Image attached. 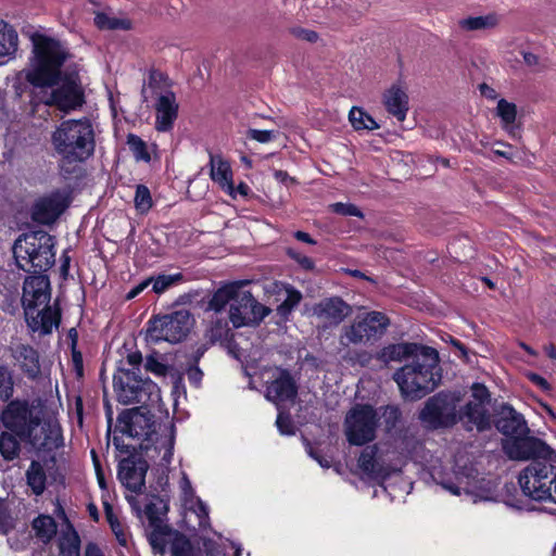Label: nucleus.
Segmentation results:
<instances>
[{
  "label": "nucleus",
  "mask_w": 556,
  "mask_h": 556,
  "mask_svg": "<svg viewBox=\"0 0 556 556\" xmlns=\"http://www.w3.org/2000/svg\"><path fill=\"white\" fill-rule=\"evenodd\" d=\"M117 430L129 438L140 440L146 456L161 467H167L174 455L175 429L173 425H157L143 407L122 412Z\"/></svg>",
  "instance_id": "f257e3e1"
},
{
  "label": "nucleus",
  "mask_w": 556,
  "mask_h": 556,
  "mask_svg": "<svg viewBox=\"0 0 556 556\" xmlns=\"http://www.w3.org/2000/svg\"><path fill=\"white\" fill-rule=\"evenodd\" d=\"M31 53L25 79L37 88H52L62 79V67L72 58L67 45L46 30L29 36Z\"/></svg>",
  "instance_id": "f03ea898"
},
{
  "label": "nucleus",
  "mask_w": 556,
  "mask_h": 556,
  "mask_svg": "<svg viewBox=\"0 0 556 556\" xmlns=\"http://www.w3.org/2000/svg\"><path fill=\"white\" fill-rule=\"evenodd\" d=\"M60 166L86 162L94 152V130L89 118L63 121L51 134Z\"/></svg>",
  "instance_id": "7ed1b4c3"
},
{
  "label": "nucleus",
  "mask_w": 556,
  "mask_h": 556,
  "mask_svg": "<svg viewBox=\"0 0 556 556\" xmlns=\"http://www.w3.org/2000/svg\"><path fill=\"white\" fill-rule=\"evenodd\" d=\"M438 364V352L432 348L422 346L420 353L409 364L393 374L402 396L415 401L432 392L441 379L437 371Z\"/></svg>",
  "instance_id": "20e7f679"
},
{
  "label": "nucleus",
  "mask_w": 556,
  "mask_h": 556,
  "mask_svg": "<svg viewBox=\"0 0 556 556\" xmlns=\"http://www.w3.org/2000/svg\"><path fill=\"white\" fill-rule=\"evenodd\" d=\"M55 240L46 231H31L21 235L13 244V255L18 268L40 274L55 263Z\"/></svg>",
  "instance_id": "39448f33"
},
{
  "label": "nucleus",
  "mask_w": 556,
  "mask_h": 556,
  "mask_svg": "<svg viewBox=\"0 0 556 556\" xmlns=\"http://www.w3.org/2000/svg\"><path fill=\"white\" fill-rule=\"evenodd\" d=\"M522 493L538 502L556 504V467L546 460H532L518 477Z\"/></svg>",
  "instance_id": "423d86ee"
},
{
  "label": "nucleus",
  "mask_w": 556,
  "mask_h": 556,
  "mask_svg": "<svg viewBox=\"0 0 556 556\" xmlns=\"http://www.w3.org/2000/svg\"><path fill=\"white\" fill-rule=\"evenodd\" d=\"M113 388L122 404L154 402L160 399V389L151 379H142L134 370L124 368V363L113 377Z\"/></svg>",
  "instance_id": "0eeeda50"
},
{
  "label": "nucleus",
  "mask_w": 556,
  "mask_h": 556,
  "mask_svg": "<svg viewBox=\"0 0 556 556\" xmlns=\"http://www.w3.org/2000/svg\"><path fill=\"white\" fill-rule=\"evenodd\" d=\"M148 87L155 99V129L166 132L173 129L178 117L179 104L176 94L172 91V84L167 76L160 72L151 73Z\"/></svg>",
  "instance_id": "6e6552de"
},
{
  "label": "nucleus",
  "mask_w": 556,
  "mask_h": 556,
  "mask_svg": "<svg viewBox=\"0 0 556 556\" xmlns=\"http://www.w3.org/2000/svg\"><path fill=\"white\" fill-rule=\"evenodd\" d=\"M192 321V316L187 309L155 317L148 323L146 341L152 344L162 341L178 343L187 337Z\"/></svg>",
  "instance_id": "1a4fd4ad"
},
{
  "label": "nucleus",
  "mask_w": 556,
  "mask_h": 556,
  "mask_svg": "<svg viewBox=\"0 0 556 556\" xmlns=\"http://www.w3.org/2000/svg\"><path fill=\"white\" fill-rule=\"evenodd\" d=\"M460 400L459 393L440 392L426 402L419 418L424 424L433 429L451 427L458 422L457 407Z\"/></svg>",
  "instance_id": "9d476101"
},
{
  "label": "nucleus",
  "mask_w": 556,
  "mask_h": 556,
  "mask_svg": "<svg viewBox=\"0 0 556 556\" xmlns=\"http://www.w3.org/2000/svg\"><path fill=\"white\" fill-rule=\"evenodd\" d=\"M377 427V412L370 405H355L344 419V434L351 445L361 446L374 441Z\"/></svg>",
  "instance_id": "9b49d317"
},
{
  "label": "nucleus",
  "mask_w": 556,
  "mask_h": 556,
  "mask_svg": "<svg viewBox=\"0 0 556 556\" xmlns=\"http://www.w3.org/2000/svg\"><path fill=\"white\" fill-rule=\"evenodd\" d=\"M388 326L389 318L383 313H367L363 318L355 319L342 329L340 343L345 346L364 344L377 334L383 333Z\"/></svg>",
  "instance_id": "f8f14e48"
},
{
  "label": "nucleus",
  "mask_w": 556,
  "mask_h": 556,
  "mask_svg": "<svg viewBox=\"0 0 556 556\" xmlns=\"http://www.w3.org/2000/svg\"><path fill=\"white\" fill-rule=\"evenodd\" d=\"M271 309L257 302L250 291H241L230 304L229 321L235 328L258 325L270 314Z\"/></svg>",
  "instance_id": "ddd939ff"
},
{
  "label": "nucleus",
  "mask_w": 556,
  "mask_h": 556,
  "mask_svg": "<svg viewBox=\"0 0 556 556\" xmlns=\"http://www.w3.org/2000/svg\"><path fill=\"white\" fill-rule=\"evenodd\" d=\"M20 439L29 443L38 452H52L63 445L60 425L52 420L41 421L38 416Z\"/></svg>",
  "instance_id": "4468645a"
},
{
  "label": "nucleus",
  "mask_w": 556,
  "mask_h": 556,
  "mask_svg": "<svg viewBox=\"0 0 556 556\" xmlns=\"http://www.w3.org/2000/svg\"><path fill=\"white\" fill-rule=\"evenodd\" d=\"M504 451L510 459L552 460L553 450L542 440L535 438H515L506 440Z\"/></svg>",
  "instance_id": "2eb2a0df"
},
{
  "label": "nucleus",
  "mask_w": 556,
  "mask_h": 556,
  "mask_svg": "<svg viewBox=\"0 0 556 556\" xmlns=\"http://www.w3.org/2000/svg\"><path fill=\"white\" fill-rule=\"evenodd\" d=\"M68 202L61 191H53L39 198L31 206L30 216L35 223L49 225L65 211Z\"/></svg>",
  "instance_id": "dca6fc26"
},
{
  "label": "nucleus",
  "mask_w": 556,
  "mask_h": 556,
  "mask_svg": "<svg viewBox=\"0 0 556 556\" xmlns=\"http://www.w3.org/2000/svg\"><path fill=\"white\" fill-rule=\"evenodd\" d=\"M37 415L29 407L26 401H11L1 414L3 426L14 432L18 438L25 433Z\"/></svg>",
  "instance_id": "f3484780"
},
{
  "label": "nucleus",
  "mask_w": 556,
  "mask_h": 556,
  "mask_svg": "<svg viewBox=\"0 0 556 556\" xmlns=\"http://www.w3.org/2000/svg\"><path fill=\"white\" fill-rule=\"evenodd\" d=\"M45 103L63 112L74 111L84 103L81 86L75 79H67L50 93Z\"/></svg>",
  "instance_id": "a211bd4d"
},
{
  "label": "nucleus",
  "mask_w": 556,
  "mask_h": 556,
  "mask_svg": "<svg viewBox=\"0 0 556 556\" xmlns=\"http://www.w3.org/2000/svg\"><path fill=\"white\" fill-rule=\"evenodd\" d=\"M148 464L140 457H126L118 464L117 477L121 483L134 493H140L144 488Z\"/></svg>",
  "instance_id": "6ab92c4d"
},
{
  "label": "nucleus",
  "mask_w": 556,
  "mask_h": 556,
  "mask_svg": "<svg viewBox=\"0 0 556 556\" xmlns=\"http://www.w3.org/2000/svg\"><path fill=\"white\" fill-rule=\"evenodd\" d=\"M298 394V387L290 372L277 368L274 379L267 383L265 396L273 402L277 408L285 402H293Z\"/></svg>",
  "instance_id": "aec40b11"
},
{
  "label": "nucleus",
  "mask_w": 556,
  "mask_h": 556,
  "mask_svg": "<svg viewBox=\"0 0 556 556\" xmlns=\"http://www.w3.org/2000/svg\"><path fill=\"white\" fill-rule=\"evenodd\" d=\"M352 313V307L338 296L327 298L315 304L313 315L325 327L338 326Z\"/></svg>",
  "instance_id": "412c9836"
},
{
  "label": "nucleus",
  "mask_w": 556,
  "mask_h": 556,
  "mask_svg": "<svg viewBox=\"0 0 556 556\" xmlns=\"http://www.w3.org/2000/svg\"><path fill=\"white\" fill-rule=\"evenodd\" d=\"M23 305L25 308H37L50 301V282L45 275L29 276L23 286Z\"/></svg>",
  "instance_id": "4be33fe9"
},
{
  "label": "nucleus",
  "mask_w": 556,
  "mask_h": 556,
  "mask_svg": "<svg viewBox=\"0 0 556 556\" xmlns=\"http://www.w3.org/2000/svg\"><path fill=\"white\" fill-rule=\"evenodd\" d=\"M25 317L29 329L40 334H49L61 321V311L56 305L45 306L42 309L25 308Z\"/></svg>",
  "instance_id": "5701e85b"
},
{
  "label": "nucleus",
  "mask_w": 556,
  "mask_h": 556,
  "mask_svg": "<svg viewBox=\"0 0 556 556\" xmlns=\"http://www.w3.org/2000/svg\"><path fill=\"white\" fill-rule=\"evenodd\" d=\"M382 103L387 112L399 122H404L409 110V97L401 84H393L382 93Z\"/></svg>",
  "instance_id": "b1692460"
},
{
  "label": "nucleus",
  "mask_w": 556,
  "mask_h": 556,
  "mask_svg": "<svg viewBox=\"0 0 556 556\" xmlns=\"http://www.w3.org/2000/svg\"><path fill=\"white\" fill-rule=\"evenodd\" d=\"M12 357L18 369L29 379H36L41 372L38 351L29 344H17L12 348Z\"/></svg>",
  "instance_id": "393cba45"
},
{
  "label": "nucleus",
  "mask_w": 556,
  "mask_h": 556,
  "mask_svg": "<svg viewBox=\"0 0 556 556\" xmlns=\"http://www.w3.org/2000/svg\"><path fill=\"white\" fill-rule=\"evenodd\" d=\"M269 292L277 295V301H281L276 311L277 314L285 319L290 316L292 311L300 304L303 298L302 293L298 289L289 283L281 281L273 282Z\"/></svg>",
  "instance_id": "a878e982"
},
{
  "label": "nucleus",
  "mask_w": 556,
  "mask_h": 556,
  "mask_svg": "<svg viewBox=\"0 0 556 556\" xmlns=\"http://www.w3.org/2000/svg\"><path fill=\"white\" fill-rule=\"evenodd\" d=\"M377 445L365 447L358 457L357 466L368 478L383 481L391 476L393 469L381 465L377 460Z\"/></svg>",
  "instance_id": "bb28decb"
},
{
  "label": "nucleus",
  "mask_w": 556,
  "mask_h": 556,
  "mask_svg": "<svg viewBox=\"0 0 556 556\" xmlns=\"http://www.w3.org/2000/svg\"><path fill=\"white\" fill-rule=\"evenodd\" d=\"M458 421L463 422L467 430L483 431L490 427V417L482 403L468 402L458 412Z\"/></svg>",
  "instance_id": "cd10ccee"
},
{
  "label": "nucleus",
  "mask_w": 556,
  "mask_h": 556,
  "mask_svg": "<svg viewBox=\"0 0 556 556\" xmlns=\"http://www.w3.org/2000/svg\"><path fill=\"white\" fill-rule=\"evenodd\" d=\"M210 177L225 192L235 197V186L230 164L220 155L210 154Z\"/></svg>",
  "instance_id": "c85d7f7f"
},
{
  "label": "nucleus",
  "mask_w": 556,
  "mask_h": 556,
  "mask_svg": "<svg viewBox=\"0 0 556 556\" xmlns=\"http://www.w3.org/2000/svg\"><path fill=\"white\" fill-rule=\"evenodd\" d=\"M247 283L248 281L245 280H238L228 282L218 288L213 293L208 302V309L213 311L214 313L220 314L228 304L230 305L232 302L236 301V299L241 293V288Z\"/></svg>",
  "instance_id": "c756f323"
},
{
  "label": "nucleus",
  "mask_w": 556,
  "mask_h": 556,
  "mask_svg": "<svg viewBox=\"0 0 556 556\" xmlns=\"http://www.w3.org/2000/svg\"><path fill=\"white\" fill-rule=\"evenodd\" d=\"M422 346L416 343H395L384 346L378 354V358L388 364L391 362H403L409 357L415 358Z\"/></svg>",
  "instance_id": "7c9ffc66"
},
{
  "label": "nucleus",
  "mask_w": 556,
  "mask_h": 556,
  "mask_svg": "<svg viewBox=\"0 0 556 556\" xmlns=\"http://www.w3.org/2000/svg\"><path fill=\"white\" fill-rule=\"evenodd\" d=\"M497 429L505 435L514 437L521 434L527 429L526 421L521 414L509 407L507 414L496 422Z\"/></svg>",
  "instance_id": "2f4dec72"
},
{
  "label": "nucleus",
  "mask_w": 556,
  "mask_h": 556,
  "mask_svg": "<svg viewBox=\"0 0 556 556\" xmlns=\"http://www.w3.org/2000/svg\"><path fill=\"white\" fill-rule=\"evenodd\" d=\"M18 48V35L14 27L0 18V58L13 56Z\"/></svg>",
  "instance_id": "473e14b6"
},
{
  "label": "nucleus",
  "mask_w": 556,
  "mask_h": 556,
  "mask_svg": "<svg viewBox=\"0 0 556 556\" xmlns=\"http://www.w3.org/2000/svg\"><path fill=\"white\" fill-rule=\"evenodd\" d=\"M458 24L462 29L468 31L490 29L498 24V17L494 13L481 16H469L460 20Z\"/></svg>",
  "instance_id": "72a5a7b5"
},
{
  "label": "nucleus",
  "mask_w": 556,
  "mask_h": 556,
  "mask_svg": "<svg viewBox=\"0 0 556 556\" xmlns=\"http://www.w3.org/2000/svg\"><path fill=\"white\" fill-rule=\"evenodd\" d=\"M229 332L228 320L220 316L218 313H214L211 316L210 325L205 331V338L211 342L215 343L227 338Z\"/></svg>",
  "instance_id": "f704fd0d"
},
{
  "label": "nucleus",
  "mask_w": 556,
  "mask_h": 556,
  "mask_svg": "<svg viewBox=\"0 0 556 556\" xmlns=\"http://www.w3.org/2000/svg\"><path fill=\"white\" fill-rule=\"evenodd\" d=\"M104 508L105 516L112 532L114 533L119 545L126 547L130 539L128 528L118 519L111 505L105 504Z\"/></svg>",
  "instance_id": "c9c22d12"
},
{
  "label": "nucleus",
  "mask_w": 556,
  "mask_h": 556,
  "mask_svg": "<svg viewBox=\"0 0 556 556\" xmlns=\"http://www.w3.org/2000/svg\"><path fill=\"white\" fill-rule=\"evenodd\" d=\"M27 484L36 495H40L46 490V472L42 465L38 462H31L26 471Z\"/></svg>",
  "instance_id": "e433bc0d"
},
{
  "label": "nucleus",
  "mask_w": 556,
  "mask_h": 556,
  "mask_svg": "<svg viewBox=\"0 0 556 556\" xmlns=\"http://www.w3.org/2000/svg\"><path fill=\"white\" fill-rule=\"evenodd\" d=\"M496 115L501 118L502 127L511 134L513 125L517 117V106L516 104L508 102L505 99H501L497 102L496 106Z\"/></svg>",
  "instance_id": "4c0bfd02"
},
{
  "label": "nucleus",
  "mask_w": 556,
  "mask_h": 556,
  "mask_svg": "<svg viewBox=\"0 0 556 556\" xmlns=\"http://www.w3.org/2000/svg\"><path fill=\"white\" fill-rule=\"evenodd\" d=\"M94 25L99 29L128 30L132 27L130 20L111 16V15H108L106 13H97L94 16Z\"/></svg>",
  "instance_id": "58836bf2"
},
{
  "label": "nucleus",
  "mask_w": 556,
  "mask_h": 556,
  "mask_svg": "<svg viewBox=\"0 0 556 556\" xmlns=\"http://www.w3.org/2000/svg\"><path fill=\"white\" fill-rule=\"evenodd\" d=\"M350 122L356 130H375L379 128L377 122L364 110L353 108L349 114Z\"/></svg>",
  "instance_id": "ea45409f"
},
{
  "label": "nucleus",
  "mask_w": 556,
  "mask_h": 556,
  "mask_svg": "<svg viewBox=\"0 0 556 556\" xmlns=\"http://www.w3.org/2000/svg\"><path fill=\"white\" fill-rule=\"evenodd\" d=\"M36 534L43 541H49L56 532V525L50 516H39L33 522Z\"/></svg>",
  "instance_id": "a19ab883"
},
{
  "label": "nucleus",
  "mask_w": 556,
  "mask_h": 556,
  "mask_svg": "<svg viewBox=\"0 0 556 556\" xmlns=\"http://www.w3.org/2000/svg\"><path fill=\"white\" fill-rule=\"evenodd\" d=\"M0 453L7 460L16 458L20 454V442L10 433L2 432L0 434Z\"/></svg>",
  "instance_id": "79ce46f5"
},
{
  "label": "nucleus",
  "mask_w": 556,
  "mask_h": 556,
  "mask_svg": "<svg viewBox=\"0 0 556 556\" xmlns=\"http://www.w3.org/2000/svg\"><path fill=\"white\" fill-rule=\"evenodd\" d=\"M170 556H195L191 542L180 533H174L169 543Z\"/></svg>",
  "instance_id": "37998d69"
},
{
  "label": "nucleus",
  "mask_w": 556,
  "mask_h": 556,
  "mask_svg": "<svg viewBox=\"0 0 556 556\" xmlns=\"http://www.w3.org/2000/svg\"><path fill=\"white\" fill-rule=\"evenodd\" d=\"M152 278V289L155 293L161 294L173 286L179 285L184 281V275L181 273H175L170 275H159Z\"/></svg>",
  "instance_id": "c03bdc74"
},
{
  "label": "nucleus",
  "mask_w": 556,
  "mask_h": 556,
  "mask_svg": "<svg viewBox=\"0 0 556 556\" xmlns=\"http://www.w3.org/2000/svg\"><path fill=\"white\" fill-rule=\"evenodd\" d=\"M134 203L136 210L140 214H147L152 207L153 201L150 193V190L144 185H138L136 188V193L134 198Z\"/></svg>",
  "instance_id": "a18cd8bd"
},
{
  "label": "nucleus",
  "mask_w": 556,
  "mask_h": 556,
  "mask_svg": "<svg viewBox=\"0 0 556 556\" xmlns=\"http://www.w3.org/2000/svg\"><path fill=\"white\" fill-rule=\"evenodd\" d=\"M127 144L129 149L132 151L134 156L137 161L150 162L151 156L148 152V148L146 142L137 135L129 134L127 136Z\"/></svg>",
  "instance_id": "49530a36"
},
{
  "label": "nucleus",
  "mask_w": 556,
  "mask_h": 556,
  "mask_svg": "<svg viewBox=\"0 0 556 556\" xmlns=\"http://www.w3.org/2000/svg\"><path fill=\"white\" fill-rule=\"evenodd\" d=\"M13 394V379L5 366H0V400L7 401Z\"/></svg>",
  "instance_id": "de8ad7c7"
},
{
  "label": "nucleus",
  "mask_w": 556,
  "mask_h": 556,
  "mask_svg": "<svg viewBox=\"0 0 556 556\" xmlns=\"http://www.w3.org/2000/svg\"><path fill=\"white\" fill-rule=\"evenodd\" d=\"M122 362L124 363V368L134 370L138 374L142 363V355L138 350L127 351L125 357L119 361L118 367L122 366Z\"/></svg>",
  "instance_id": "09e8293b"
},
{
  "label": "nucleus",
  "mask_w": 556,
  "mask_h": 556,
  "mask_svg": "<svg viewBox=\"0 0 556 556\" xmlns=\"http://www.w3.org/2000/svg\"><path fill=\"white\" fill-rule=\"evenodd\" d=\"M193 513L199 519V528L205 530L210 527L208 507L200 498H197L194 506L192 507Z\"/></svg>",
  "instance_id": "8fccbe9b"
},
{
  "label": "nucleus",
  "mask_w": 556,
  "mask_h": 556,
  "mask_svg": "<svg viewBox=\"0 0 556 556\" xmlns=\"http://www.w3.org/2000/svg\"><path fill=\"white\" fill-rule=\"evenodd\" d=\"M13 527V518L9 513L7 503L0 498V534H7Z\"/></svg>",
  "instance_id": "3c124183"
},
{
  "label": "nucleus",
  "mask_w": 556,
  "mask_h": 556,
  "mask_svg": "<svg viewBox=\"0 0 556 556\" xmlns=\"http://www.w3.org/2000/svg\"><path fill=\"white\" fill-rule=\"evenodd\" d=\"M278 416L276 419V426L281 434H293L294 433V425L291 420L290 416L288 414H285L283 412L278 409Z\"/></svg>",
  "instance_id": "603ef678"
},
{
  "label": "nucleus",
  "mask_w": 556,
  "mask_h": 556,
  "mask_svg": "<svg viewBox=\"0 0 556 556\" xmlns=\"http://www.w3.org/2000/svg\"><path fill=\"white\" fill-rule=\"evenodd\" d=\"M247 137L261 143H267L275 139L276 135L273 130L249 129Z\"/></svg>",
  "instance_id": "864d4df0"
},
{
  "label": "nucleus",
  "mask_w": 556,
  "mask_h": 556,
  "mask_svg": "<svg viewBox=\"0 0 556 556\" xmlns=\"http://www.w3.org/2000/svg\"><path fill=\"white\" fill-rule=\"evenodd\" d=\"M383 418L389 429L395 427L401 418V410L396 406H387L383 410Z\"/></svg>",
  "instance_id": "5fc2aeb1"
},
{
  "label": "nucleus",
  "mask_w": 556,
  "mask_h": 556,
  "mask_svg": "<svg viewBox=\"0 0 556 556\" xmlns=\"http://www.w3.org/2000/svg\"><path fill=\"white\" fill-rule=\"evenodd\" d=\"M332 211L337 214H341L344 216H362L361 211L357 206L353 204H344L341 202L334 203L331 205Z\"/></svg>",
  "instance_id": "6e6d98bb"
},
{
  "label": "nucleus",
  "mask_w": 556,
  "mask_h": 556,
  "mask_svg": "<svg viewBox=\"0 0 556 556\" xmlns=\"http://www.w3.org/2000/svg\"><path fill=\"white\" fill-rule=\"evenodd\" d=\"M471 391L475 403H482V405H484L486 402H489L490 393L485 386L481 383H473Z\"/></svg>",
  "instance_id": "4d7b16f0"
},
{
  "label": "nucleus",
  "mask_w": 556,
  "mask_h": 556,
  "mask_svg": "<svg viewBox=\"0 0 556 556\" xmlns=\"http://www.w3.org/2000/svg\"><path fill=\"white\" fill-rule=\"evenodd\" d=\"M287 253L292 260H294L304 269H313L314 268V262L308 256H306L300 252H296L293 249H288Z\"/></svg>",
  "instance_id": "13d9d810"
},
{
  "label": "nucleus",
  "mask_w": 556,
  "mask_h": 556,
  "mask_svg": "<svg viewBox=\"0 0 556 556\" xmlns=\"http://www.w3.org/2000/svg\"><path fill=\"white\" fill-rule=\"evenodd\" d=\"M146 368L147 370L157 375V376H165L167 372V367L160 361H157L153 356H149L146 362Z\"/></svg>",
  "instance_id": "bf43d9fd"
},
{
  "label": "nucleus",
  "mask_w": 556,
  "mask_h": 556,
  "mask_svg": "<svg viewBox=\"0 0 556 556\" xmlns=\"http://www.w3.org/2000/svg\"><path fill=\"white\" fill-rule=\"evenodd\" d=\"M152 282V278L144 279L143 281L139 282L137 286H135L128 293L127 299L131 300L138 296L148 286H150Z\"/></svg>",
  "instance_id": "052dcab7"
},
{
  "label": "nucleus",
  "mask_w": 556,
  "mask_h": 556,
  "mask_svg": "<svg viewBox=\"0 0 556 556\" xmlns=\"http://www.w3.org/2000/svg\"><path fill=\"white\" fill-rule=\"evenodd\" d=\"M187 375H188L189 381L195 387H198L200 384L202 376H203L202 371L198 367L189 368Z\"/></svg>",
  "instance_id": "680f3d73"
},
{
  "label": "nucleus",
  "mask_w": 556,
  "mask_h": 556,
  "mask_svg": "<svg viewBox=\"0 0 556 556\" xmlns=\"http://www.w3.org/2000/svg\"><path fill=\"white\" fill-rule=\"evenodd\" d=\"M479 90L483 97L490 100H495L497 98V92L494 88L490 87L486 84H481L479 86Z\"/></svg>",
  "instance_id": "e2e57ef3"
},
{
  "label": "nucleus",
  "mask_w": 556,
  "mask_h": 556,
  "mask_svg": "<svg viewBox=\"0 0 556 556\" xmlns=\"http://www.w3.org/2000/svg\"><path fill=\"white\" fill-rule=\"evenodd\" d=\"M180 486L182 489V492H184L185 496L193 495V490H192V486H191V482L188 479L186 473L182 475V478H181V481H180Z\"/></svg>",
  "instance_id": "0e129e2a"
},
{
  "label": "nucleus",
  "mask_w": 556,
  "mask_h": 556,
  "mask_svg": "<svg viewBox=\"0 0 556 556\" xmlns=\"http://www.w3.org/2000/svg\"><path fill=\"white\" fill-rule=\"evenodd\" d=\"M274 177L277 181L287 185L288 182H292L293 178H291L287 172L277 169L274 172Z\"/></svg>",
  "instance_id": "69168bd1"
},
{
  "label": "nucleus",
  "mask_w": 556,
  "mask_h": 556,
  "mask_svg": "<svg viewBox=\"0 0 556 556\" xmlns=\"http://www.w3.org/2000/svg\"><path fill=\"white\" fill-rule=\"evenodd\" d=\"M294 237L299 241H302V242H305L308 244H316V241L307 232L299 230V231L294 232Z\"/></svg>",
  "instance_id": "338daca9"
},
{
  "label": "nucleus",
  "mask_w": 556,
  "mask_h": 556,
  "mask_svg": "<svg viewBox=\"0 0 556 556\" xmlns=\"http://www.w3.org/2000/svg\"><path fill=\"white\" fill-rule=\"evenodd\" d=\"M85 556H104V554L96 544L90 543L86 547Z\"/></svg>",
  "instance_id": "774afa93"
}]
</instances>
